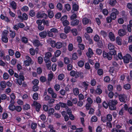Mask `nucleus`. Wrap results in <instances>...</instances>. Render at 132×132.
Instances as JSON below:
<instances>
[{
    "label": "nucleus",
    "mask_w": 132,
    "mask_h": 132,
    "mask_svg": "<svg viewBox=\"0 0 132 132\" xmlns=\"http://www.w3.org/2000/svg\"><path fill=\"white\" fill-rule=\"evenodd\" d=\"M15 106L12 104H10L9 108V109L13 111L15 110Z\"/></svg>",
    "instance_id": "obj_24"
},
{
    "label": "nucleus",
    "mask_w": 132,
    "mask_h": 132,
    "mask_svg": "<svg viewBox=\"0 0 132 132\" xmlns=\"http://www.w3.org/2000/svg\"><path fill=\"white\" fill-rule=\"evenodd\" d=\"M47 42L48 44H50L52 47H55L56 44L54 40H52L51 38H49L47 40Z\"/></svg>",
    "instance_id": "obj_10"
},
{
    "label": "nucleus",
    "mask_w": 132,
    "mask_h": 132,
    "mask_svg": "<svg viewBox=\"0 0 132 132\" xmlns=\"http://www.w3.org/2000/svg\"><path fill=\"white\" fill-rule=\"evenodd\" d=\"M65 7L68 11H69L71 10L70 5L69 4H65Z\"/></svg>",
    "instance_id": "obj_51"
},
{
    "label": "nucleus",
    "mask_w": 132,
    "mask_h": 132,
    "mask_svg": "<svg viewBox=\"0 0 132 132\" xmlns=\"http://www.w3.org/2000/svg\"><path fill=\"white\" fill-rule=\"evenodd\" d=\"M36 23L38 24V28L40 30H43L44 28V26L42 25V22L41 20H37L36 21Z\"/></svg>",
    "instance_id": "obj_7"
},
{
    "label": "nucleus",
    "mask_w": 132,
    "mask_h": 132,
    "mask_svg": "<svg viewBox=\"0 0 132 132\" xmlns=\"http://www.w3.org/2000/svg\"><path fill=\"white\" fill-rule=\"evenodd\" d=\"M39 89V87L38 85L34 86L32 87L33 90L34 92H36Z\"/></svg>",
    "instance_id": "obj_56"
},
{
    "label": "nucleus",
    "mask_w": 132,
    "mask_h": 132,
    "mask_svg": "<svg viewBox=\"0 0 132 132\" xmlns=\"http://www.w3.org/2000/svg\"><path fill=\"white\" fill-rule=\"evenodd\" d=\"M89 20H90L86 18H85L83 19L82 22L84 24H86L89 23Z\"/></svg>",
    "instance_id": "obj_22"
},
{
    "label": "nucleus",
    "mask_w": 132,
    "mask_h": 132,
    "mask_svg": "<svg viewBox=\"0 0 132 132\" xmlns=\"http://www.w3.org/2000/svg\"><path fill=\"white\" fill-rule=\"evenodd\" d=\"M126 32L125 29H120L119 30L118 34L120 36H123L126 34Z\"/></svg>",
    "instance_id": "obj_11"
},
{
    "label": "nucleus",
    "mask_w": 132,
    "mask_h": 132,
    "mask_svg": "<svg viewBox=\"0 0 132 132\" xmlns=\"http://www.w3.org/2000/svg\"><path fill=\"white\" fill-rule=\"evenodd\" d=\"M127 97L125 94H120L119 96V101L125 103L127 100Z\"/></svg>",
    "instance_id": "obj_5"
},
{
    "label": "nucleus",
    "mask_w": 132,
    "mask_h": 132,
    "mask_svg": "<svg viewBox=\"0 0 132 132\" xmlns=\"http://www.w3.org/2000/svg\"><path fill=\"white\" fill-rule=\"evenodd\" d=\"M37 126V124L36 123L33 122L31 124V127L32 129H35L36 128Z\"/></svg>",
    "instance_id": "obj_48"
},
{
    "label": "nucleus",
    "mask_w": 132,
    "mask_h": 132,
    "mask_svg": "<svg viewBox=\"0 0 132 132\" xmlns=\"http://www.w3.org/2000/svg\"><path fill=\"white\" fill-rule=\"evenodd\" d=\"M112 12L111 13L110 16L113 20H115L117 18V15L119 14L118 11L115 8H113L112 9Z\"/></svg>",
    "instance_id": "obj_3"
},
{
    "label": "nucleus",
    "mask_w": 132,
    "mask_h": 132,
    "mask_svg": "<svg viewBox=\"0 0 132 132\" xmlns=\"http://www.w3.org/2000/svg\"><path fill=\"white\" fill-rule=\"evenodd\" d=\"M117 3L116 0H110L109 4L111 6H114Z\"/></svg>",
    "instance_id": "obj_35"
},
{
    "label": "nucleus",
    "mask_w": 132,
    "mask_h": 132,
    "mask_svg": "<svg viewBox=\"0 0 132 132\" xmlns=\"http://www.w3.org/2000/svg\"><path fill=\"white\" fill-rule=\"evenodd\" d=\"M79 9V6L76 4H74L73 5V9L74 11H77Z\"/></svg>",
    "instance_id": "obj_29"
},
{
    "label": "nucleus",
    "mask_w": 132,
    "mask_h": 132,
    "mask_svg": "<svg viewBox=\"0 0 132 132\" xmlns=\"http://www.w3.org/2000/svg\"><path fill=\"white\" fill-rule=\"evenodd\" d=\"M123 60L124 63H128L132 61V57L130 54H127L123 56Z\"/></svg>",
    "instance_id": "obj_4"
},
{
    "label": "nucleus",
    "mask_w": 132,
    "mask_h": 132,
    "mask_svg": "<svg viewBox=\"0 0 132 132\" xmlns=\"http://www.w3.org/2000/svg\"><path fill=\"white\" fill-rule=\"evenodd\" d=\"M100 34L102 35L104 37H106L107 34L106 32L104 30H102L101 31Z\"/></svg>",
    "instance_id": "obj_60"
},
{
    "label": "nucleus",
    "mask_w": 132,
    "mask_h": 132,
    "mask_svg": "<svg viewBox=\"0 0 132 132\" xmlns=\"http://www.w3.org/2000/svg\"><path fill=\"white\" fill-rule=\"evenodd\" d=\"M36 17L37 18H43L46 19L47 17V16L46 14L45 13H43L41 12H38L36 15Z\"/></svg>",
    "instance_id": "obj_6"
},
{
    "label": "nucleus",
    "mask_w": 132,
    "mask_h": 132,
    "mask_svg": "<svg viewBox=\"0 0 132 132\" xmlns=\"http://www.w3.org/2000/svg\"><path fill=\"white\" fill-rule=\"evenodd\" d=\"M56 7L59 10L61 11L62 9V5L60 3H59L57 4Z\"/></svg>",
    "instance_id": "obj_25"
},
{
    "label": "nucleus",
    "mask_w": 132,
    "mask_h": 132,
    "mask_svg": "<svg viewBox=\"0 0 132 132\" xmlns=\"http://www.w3.org/2000/svg\"><path fill=\"white\" fill-rule=\"evenodd\" d=\"M78 46L80 50H83L85 48L84 45L82 44H79Z\"/></svg>",
    "instance_id": "obj_61"
},
{
    "label": "nucleus",
    "mask_w": 132,
    "mask_h": 132,
    "mask_svg": "<svg viewBox=\"0 0 132 132\" xmlns=\"http://www.w3.org/2000/svg\"><path fill=\"white\" fill-rule=\"evenodd\" d=\"M103 56L104 58L110 60L112 58V55H115L116 54L117 51L116 50H113L107 53L105 51H103Z\"/></svg>",
    "instance_id": "obj_1"
},
{
    "label": "nucleus",
    "mask_w": 132,
    "mask_h": 132,
    "mask_svg": "<svg viewBox=\"0 0 132 132\" xmlns=\"http://www.w3.org/2000/svg\"><path fill=\"white\" fill-rule=\"evenodd\" d=\"M84 36L86 39L88 40L90 44L93 43L92 39L90 38V36L87 33H85L84 34Z\"/></svg>",
    "instance_id": "obj_12"
},
{
    "label": "nucleus",
    "mask_w": 132,
    "mask_h": 132,
    "mask_svg": "<svg viewBox=\"0 0 132 132\" xmlns=\"http://www.w3.org/2000/svg\"><path fill=\"white\" fill-rule=\"evenodd\" d=\"M2 20H4L7 22L10 21V20L9 18L6 16H4L3 15L1 14L0 16Z\"/></svg>",
    "instance_id": "obj_19"
},
{
    "label": "nucleus",
    "mask_w": 132,
    "mask_h": 132,
    "mask_svg": "<svg viewBox=\"0 0 132 132\" xmlns=\"http://www.w3.org/2000/svg\"><path fill=\"white\" fill-rule=\"evenodd\" d=\"M39 82V81L38 80L35 79L32 81V83L34 86L38 85V84Z\"/></svg>",
    "instance_id": "obj_54"
},
{
    "label": "nucleus",
    "mask_w": 132,
    "mask_h": 132,
    "mask_svg": "<svg viewBox=\"0 0 132 132\" xmlns=\"http://www.w3.org/2000/svg\"><path fill=\"white\" fill-rule=\"evenodd\" d=\"M96 53L98 55H101L102 53V50L100 49L97 48L96 50Z\"/></svg>",
    "instance_id": "obj_55"
},
{
    "label": "nucleus",
    "mask_w": 132,
    "mask_h": 132,
    "mask_svg": "<svg viewBox=\"0 0 132 132\" xmlns=\"http://www.w3.org/2000/svg\"><path fill=\"white\" fill-rule=\"evenodd\" d=\"M103 13L104 15H107L108 14L109 12L107 9H104L103 10Z\"/></svg>",
    "instance_id": "obj_63"
},
{
    "label": "nucleus",
    "mask_w": 132,
    "mask_h": 132,
    "mask_svg": "<svg viewBox=\"0 0 132 132\" xmlns=\"http://www.w3.org/2000/svg\"><path fill=\"white\" fill-rule=\"evenodd\" d=\"M64 77V76L63 74H60L58 76V79L60 80H62Z\"/></svg>",
    "instance_id": "obj_49"
},
{
    "label": "nucleus",
    "mask_w": 132,
    "mask_h": 132,
    "mask_svg": "<svg viewBox=\"0 0 132 132\" xmlns=\"http://www.w3.org/2000/svg\"><path fill=\"white\" fill-rule=\"evenodd\" d=\"M62 46V44L60 42H57L55 45V47L58 49L61 48Z\"/></svg>",
    "instance_id": "obj_26"
},
{
    "label": "nucleus",
    "mask_w": 132,
    "mask_h": 132,
    "mask_svg": "<svg viewBox=\"0 0 132 132\" xmlns=\"http://www.w3.org/2000/svg\"><path fill=\"white\" fill-rule=\"evenodd\" d=\"M64 32L66 34H68L70 31L71 28L69 26H66L64 28Z\"/></svg>",
    "instance_id": "obj_21"
},
{
    "label": "nucleus",
    "mask_w": 132,
    "mask_h": 132,
    "mask_svg": "<svg viewBox=\"0 0 132 132\" xmlns=\"http://www.w3.org/2000/svg\"><path fill=\"white\" fill-rule=\"evenodd\" d=\"M127 7L129 9L131 10L129 13L130 15L132 16V3H128L127 4Z\"/></svg>",
    "instance_id": "obj_15"
},
{
    "label": "nucleus",
    "mask_w": 132,
    "mask_h": 132,
    "mask_svg": "<svg viewBox=\"0 0 132 132\" xmlns=\"http://www.w3.org/2000/svg\"><path fill=\"white\" fill-rule=\"evenodd\" d=\"M6 82L4 81H2L1 82L0 86L3 90L6 88Z\"/></svg>",
    "instance_id": "obj_16"
},
{
    "label": "nucleus",
    "mask_w": 132,
    "mask_h": 132,
    "mask_svg": "<svg viewBox=\"0 0 132 132\" xmlns=\"http://www.w3.org/2000/svg\"><path fill=\"white\" fill-rule=\"evenodd\" d=\"M9 33V32L8 31L6 30H4L3 32L2 37H7Z\"/></svg>",
    "instance_id": "obj_43"
},
{
    "label": "nucleus",
    "mask_w": 132,
    "mask_h": 132,
    "mask_svg": "<svg viewBox=\"0 0 132 132\" xmlns=\"http://www.w3.org/2000/svg\"><path fill=\"white\" fill-rule=\"evenodd\" d=\"M108 48L110 50V51H112L113 50H114V46L112 44L109 43L108 45Z\"/></svg>",
    "instance_id": "obj_18"
},
{
    "label": "nucleus",
    "mask_w": 132,
    "mask_h": 132,
    "mask_svg": "<svg viewBox=\"0 0 132 132\" xmlns=\"http://www.w3.org/2000/svg\"><path fill=\"white\" fill-rule=\"evenodd\" d=\"M61 53V52L59 50H57L55 54V57H58L59 56Z\"/></svg>",
    "instance_id": "obj_41"
},
{
    "label": "nucleus",
    "mask_w": 132,
    "mask_h": 132,
    "mask_svg": "<svg viewBox=\"0 0 132 132\" xmlns=\"http://www.w3.org/2000/svg\"><path fill=\"white\" fill-rule=\"evenodd\" d=\"M97 73L99 76H101L103 74V71L102 69H99L97 70Z\"/></svg>",
    "instance_id": "obj_50"
},
{
    "label": "nucleus",
    "mask_w": 132,
    "mask_h": 132,
    "mask_svg": "<svg viewBox=\"0 0 132 132\" xmlns=\"http://www.w3.org/2000/svg\"><path fill=\"white\" fill-rule=\"evenodd\" d=\"M47 34V33L46 32L44 31L39 33V35L42 38H44L46 37Z\"/></svg>",
    "instance_id": "obj_14"
},
{
    "label": "nucleus",
    "mask_w": 132,
    "mask_h": 132,
    "mask_svg": "<svg viewBox=\"0 0 132 132\" xmlns=\"http://www.w3.org/2000/svg\"><path fill=\"white\" fill-rule=\"evenodd\" d=\"M30 108V106L28 104H26L25 105H23V109L24 110H27Z\"/></svg>",
    "instance_id": "obj_45"
},
{
    "label": "nucleus",
    "mask_w": 132,
    "mask_h": 132,
    "mask_svg": "<svg viewBox=\"0 0 132 132\" xmlns=\"http://www.w3.org/2000/svg\"><path fill=\"white\" fill-rule=\"evenodd\" d=\"M71 31L74 36H76L77 35L78 33L76 29L75 28L72 29Z\"/></svg>",
    "instance_id": "obj_27"
},
{
    "label": "nucleus",
    "mask_w": 132,
    "mask_h": 132,
    "mask_svg": "<svg viewBox=\"0 0 132 132\" xmlns=\"http://www.w3.org/2000/svg\"><path fill=\"white\" fill-rule=\"evenodd\" d=\"M15 110L18 112H20L22 110V108L21 106H15Z\"/></svg>",
    "instance_id": "obj_62"
},
{
    "label": "nucleus",
    "mask_w": 132,
    "mask_h": 132,
    "mask_svg": "<svg viewBox=\"0 0 132 132\" xmlns=\"http://www.w3.org/2000/svg\"><path fill=\"white\" fill-rule=\"evenodd\" d=\"M86 30L87 32L89 33H92L93 31V29L90 27H87Z\"/></svg>",
    "instance_id": "obj_57"
},
{
    "label": "nucleus",
    "mask_w": 132,
    "mask_h": 132,
    "mask_svg": "<svg viewBox=\"0 0 132 132\" xmlns=\"http://www.w3.org/2000/svg\"><path fill=\"white\" fill-rule=\"evenodd\" d=\"M73 92L75 95L76 96L78 95L79 93V89L77 88H73Z\"/></svg>",
    "instance_id": "obj_20"
},
{
    "label": "nucleus",
    "mask_w": 132,
    "mask_h": 132,
    "mask_svg": "<svg viewBox=\"0 0 132 132\" xmlns=\"http://www.w3.org/2000/svg\"><path fill=\"white\" fill-rule=\"evenodd\" d=\"M17 15H18V18H19L21 20H23L22 16H21L22 13L20 10H18L17 12Z\"/></svg>",
    "instance_id": "obj_28"
},
{
    "label": "nucleus",
    "mask_w": 132,
    "mask_h": 132,
    "mask_svg": "<svg viewBox=\"0 0 132 132\" xmlns=\"http://www.w3.org/2000/svg\"><path fill=\"white\" fill-rule=\"evenodd\" d=\"M117 103V101L115 100H112L109 101L108 103L110 110H116V106Z\"/></svg>",
    "instance_id": "obj_2"
},
{
    "label": "nucleus",
    "mask_w": 132,
    "mask_h": 132,
    "mask_svg": "<svg viewBox=\"0 0 132 132\" xmlns=\"http://www.w3.org/2000/svg\"><path fill=\"white\" fill-rule=\"evenodd\" d=\"M21 40L22 42L25 44L27 43L28 42V39L24 37H23L22 38Z\"/></svg>",
    "instance_id": "obj_39"
},
{
    "label": "nucleus",
    "mask_w": 132,
    "mask_h": 132,
    "mask_svg": "<svg viewBox=\"0 0 132 132\" xmlns=\"http://www.w3.org/2000/svg\"><path fill=\"white\" fill-rule=\"evenodd\" d=\"M97 46L99 48H102L103 46V44L102 41L100 40L98 41L97 43Z\"/></svg>",
    "instance_id": "obj_33"
},
{
    "label": "nucleus",
    "mask_w": 132,
    "mask_h": 132,
    "mask_svg": "<svg viewBox=\"0 0 132 132\" xmlns=\"http://www.w3.org/2000/svg\"><path fill=\"white\" fill-rule=\"evenodd\" d=\"M54 13L52 11H48V16L50 18H52L54 16Z\"/></svg>",
    "instance_id": "obj_30"
},
{
    "label": "nucleus",
    "mask_w": 132,
    "mask_h": 132,
    "mask_svg": "<svg viewBox=\"0 0 132 132\" xmlns=\"http://www.w3.org/2000/svg\"><path fill=\"white\" fill-rule=\"evenodd\" d=\"M60 38L62 39H65L67 37L66 35L64 33H62L60 34Z\"/></svg>",
    "instance_id": "obj_44"
},
{
    "label": "nucleus",
    "mask_w": 132,
    "mask_h": 132,
    "mask_svg": "<svg viewBox=\"0 0 132 132\" xmlns=\"http://www.w3.org/2000/svg\"><path fill=\"white\" fill-rule=\"evenodd\" d=\"M38 98V94L37 93H34L33 96V98L35 100H37Z\"/></svg>",
    "instance_id": "obj_32"
},
{
    "label": "nucleus",
    "mask_w": 132,
    "mask_h": 132,
    "mask_svg": "<svg viewBox=\"0 0 132 132\" xmlns=\"http://www.w3.org/2000/svg\"><path fill=\"white\" fill-rule=\"evenodd\" d=\"M77 15L75 14H73L70 17V20H73L77 18Z\"/></svg>",
    "instance_id": "obj_59"
},
{
    "label": "nucleus",
    "mask_w": 132,
    "mask_h": 132,
    "mask_svg": "<svg viewBox=\"0 0 132 132\" xmlns=\"http://www.w3.org/2000/svg\"><path fill=\"white\" fill-rule=\"evenodd\" d=\"M35 12L34 10H31L30 11L29 14L31 16H34L35 15Z\"/></svg>",
    "instance_id": "obj_53"
},
{
    "label": "nucleus",
    "mask_w": 132,
    "mask_h": 132,
    "mask_svg": "<svg viewBox=\"0 0 132 132\" xmlns=\"http://www.w3.org/2000/svg\"><path fill=\"white\" fill-rule=\"evenodd\" d=\"M94 40L96 42H98L100 39V37L97 35H95L94 38Z\"/></svg>",
    "instance_id": "obj_64"
},
{
    "label": "nucleus",
    "mask_w": 132,
    "mask_h": 132,
    "mask_svg": "<svg viewBox=\"0 0 132 132\" xmlns=\"http://www.w3.org/2000/svg\"><path fill=\"white\" fill-rule=\"evenodd\" d=\"M33 43L35 46L37 47H38L41 45L40 41L37 39L34 40Z\"/></svg>",
    "instance_id": "obj_17"
},
{
    "label": "nucleus",
    "mask_w": 132,
    "mask_h": 132,
    "mask_svg": "<svg viewBox=\"0 0 132 132\" xmlns=\"http://www.w3.org/2000/svg\"><path fill=\"white\" fill-rule=\"evenodd\" d=\"M33 104L36 107L35 108L36 111L38 112H39L40 110V108L41 107L40 104L37 103L36 101H34Z\"/></svg>",
    "instance_id": "obj_9"
},
{
    "label": "nucleus",
    "mask_w": 132,
    "mask_h": 132,
    "mask_svg": "<svg viewBox=\"0 0 132 132\" xmlns=\"http://www.w3.org/2000/svg\"><path fill=\"white\" fill-rule=\"evenodd\" d=\"M79 23V21L78 20L76 19L72 21L71 22V25L72 26L77 25Z\"/></svg>",
    "instance_id": "obj_13"
},
{
    "label": "nucleus",
    "mask_w": 132,
    "mask_h": 132,
    "mask_svg": "<svg viewBox=\"0 0 132 132\" xmlns=\"http://www.w3.org/2000/svg\"><path fill=\"white\" fill-rule=\"evenodd\" d=\"M123 87L125 89L128 90L130 88L131 85L129 84H126L124 85Z\"/></svg>",
    "instance_id": "obj_34"
},
{
    "label": "nucleus",
    "mask_w": 132,
    "mask_h": 132,
    "mask_svg": "<svg viewBox=\"0 0 132 132\" xmlns=\"http://www.w3.org/2000/svg\"><path fill=\"white\" fill-rule=\"evenodd\" d=\"M30 53L31 55H34L35 54V50L33 48H31L30 49Z\"/></svg>",
    "instance_id": "obj_58"
},
{
    "label": "nucleus",
    "mask_w": 132,
    "mask_h": 132,
    "mask_svg": "<svg viewBox=\"0 0 132 132\" xmlns=\"http://www.w3.org/2000/svg\"><path fill=\"white\" fill-rule=\"evenodd\" d=\"M1 98L2 100H5L7 98V95L5 94H3L1 95Z\"/></svg>",
    "instance_id": "obj_47"
},
{
    "label": "nucleus",
    "mask_w": 132,
    "mask_h": 132,
    "mask_svg": "<svg viewBox=\"0 0 132 132\" xmlns=\"http://www.w3.org/2000/svg\"><path fill=\"white\" fill-rule=\"evenodd\" d=\"M2 40L3 42L5 43H7L8 41V39L7 37H2Z\"/></svg>",
    "instance_id": "obj_42"
},
{
    "label": "nucleus",
    "mask_w": 132,
    "mask_h": 132,
    "mask_svg": "<svg viewBox=\"0 0 132 132\" xmlns=\"http://www.w3.org/2000/svg\"><path fill=\"white\" fill-rule=\"evenodd\" d=\"M108 36L110 40L112 41H114L115 40V37L113 33L111 32L109 33Z\"/></svg>",
    "instance_id": "obj_8"
},
{
    "label": "nucleus",
    "mask_w": 132,
    "mask_h": 132,
    "mask_svg": "<svg viewBox=\"0 0 132 132\" xmlns=\"http://www.w3.org/2000/svg\"><path fill=\"white\" fill-rule=\"evenodd\" d=\"M54 112V110L53 108H51L49 109L48 111V113L49 115L53 114Z\"/></svg>",
    "instance_id": "obj_37"
},
{
    "label": "nucleus",
    "mask_w": 132,
    "mask_h": 132,
    "mask_svg": "<svg viewBox=\"0 0 132 132\" xmlns=\"http://www.w3.org/2000/svg\"><path fill=\"white\" fill-rule=\"evenodd\" d=\"M106 119L109 121H111L112 120V117L111 114H109L106 116Z\"/></svg>",
    "instance_id": "obj_31"
},
{
    "label": "nucleus",
    "mask_w": 132,
    "mask_h": 132,
    "mask_svg": "<svg viewBox=\"0 0 132 132\" xmlns=\"http://www.w3.org/2000/svg\"><path fill=\"white\" fill-rule=\"evenodd\" d=\"M78 66L80 67H82L84 65V62L82 61H80L78 62Z\"/></svg>",
    "instance_id": "obj_46"
},
{
    "label": "nucleus",
    "mask_w": 132,
    "mask_h": 132,
    "mask_svg": "<svg viewBox=\"0 0 132 132\" xmlns=\"http://www.w3.org/2000/svg\"><path fill=\"white\" fill-rule=\"evenodd\" d=\"M11 5L13 9H16V5L15 2L14 1H12L11 3Z\"/></svg>",
    "instance_id": "obj_38"
},
{
    "label": "nucleus",
    "mask_w": 132,
    "mask_h": 132,
    "mask_svg": "<svg viewBox=\"0 0 132 132\" xmlns=\"http://www.w3.org/2000/svg\"><path fill=\"white\" fill-rule=\"evenodd\" d=\"M62 23L63 25L64 26H67L69 24V22L67 20H65L63 21Z\"/></svg>",
    "instance_id": "obj_36"
},
{
    "label": "nucleus",
    "mask_w": 132,
    "mask_h": 132,
    "mask_svg": "<svg viewBox=\"0 0 132 132\" xmlns=\"http://www.w3.org/2000/svg\"><path fill=\"white\" fill-rule=\"evenodd\" d=\"M9 75L7 73L5 72L3 75V78L4 79L7 80L9 78Z\"/></svg>",
    "instance_id": "obj_40"
},
{
    "label": "nucleus",
    "mask_w": 132,
    "mask_h": 132,
    "mask_svg": "<svg viewBox=\"0 0 132 132\" xmlns=\"http://www.w3.org/2000/svg\"><path fill=\"white\" fill-rule=\"evenodd\" d=\"M116 42L119 45H121L122 44L121 39L120 37H118L116 38Z\"/></svg>",
    "instance_id": "obj_23"
},
{
    "label": "nucleus",
    "mask_w": 132,
    "mask_h": 132,
    "mask_svg": "<svg viewBox=\"0 0 132 132\" xmlns=\"http://www.w3.org/2000/svg\"><path fill=\"white\" fill-rule=\"evenodd\" d=\"M40 80L42 82H44L46 81V79L45 77L42 76L40 78Z\"/></svg>",
    "instance_id": "obj_52"
}]
</instances>
